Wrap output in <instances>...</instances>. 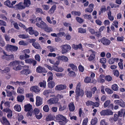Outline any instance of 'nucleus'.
I'll return each mask as SVG.
<instances>
[{
	"mask_svg": "<svg viewBox=\"0 0 125 125\" xmlns=\"http://www.w3.org/2000/svg\"><path fill=\"white\" fill-rule=\"evenodd\" d=\"M81 83L79 82L76 86V89L75 91L76 94L75 97L77 99H79V96L82 97L84 95V91L82 89H81Z\"/></svg>",
	"mask_w": 125,
	"mask_h": 125,
	"instance_id": "1",
	"label": "nucleus"
},
{
	"mask_svg": "<svg viewBox=\"0 0 125 125\" xmlns=\"http://www.w3.org/2000/svg\"><path fill=\"white\" fill-rule=\"evenodd\" d=\"M56 119L60 125H65L67 122L66 118L61 114H58L56 115Z\"/></svg>",
	"mask_w": 125,
	"mask_h": 125,
	"instance_id": "2",
	"label": "nucleus"
},
{
	"mask_svg": "<svg viewBox=\"0 0 125 125\" xmlns=\"http://www.w3.org/2000/svg\"><path fill=\"white\" fill-rule=\"evenodd\" d=\"M36 21L37 22L36 24V26L41 29H44L47 26V24L42 20L41 18L37 17Z\"/></svg>",
	"mask_w": 125,
	"mask_h": 125,
	"instance_id": "3",
	"label": "nucleus"
},
{
	"mask_svg": "<svg viewBox=\"0 0 125 125\" xmlns=\"http://www.w3.org/2000/svg\"><path fill=\"white\" fill-rule=\"evenodd\" d=\"M62 49L61 52L62 54L66 53L70 50L71 48V46L68 44L62 45L61 46Z\"/></svg>",
	"mask_w": 125,
	"mask_h": 125,
	"instance_id": "4",
	"label": "nucleus"
},
{
	"mask_svg": "<svg viewBox=\"0 0 125 125\" xmlns=\"http://www.w3.org/2000/svg\"><path fill=\"white\" fill-rule=\"evenodd\" d=\"M14 61L10 62L9 64V65L13 67V69L14 70L17 71L21 70L22 69V66L19 65L16 66L19 64H17L16 65H14Z\"/></svg>",
	"mask_w": 125,
	"mask_h": 125,
	"instance_id": "5",
	"label": "nucleus"
},
{
	"mask_svg": "<svg viewBox=\"0 0 125 125\" xmlns=\"http://www.w3.org/2000/svg\"><path fill=\"white\" fill-rule=\"evenodd\" d=\"M100 114L102 115H110L113 114V112L109 109H106L102 111Z\"/></svg>",
	"mask_w": 125,
	"mask_h": 125,
	"instance_id": "6",
	"label": "nucleus"
},
{
	"mask_svg": "<svg viewBox=\"0 0 125 125\" xmlns=\"http://www.w3.org/2000/svg\"><path fill=\"white\" fill-rule=\"evenodd\" d=\"M58 100L56 98H51L48 100L47 102L49 105H51L53 104H57L58 103Z\"/></svg>",
	"mask_w": 125,
	"mask_h": 125,
	"instance_id": "7",
	"label": "nucleus"
},
{
	"mask_svg": "<svg viewBox=\"0 0 125 125\" xmlns=\"http://www.w3.org/2000/svg\"><path fill=\"white\" fill-rule=\"evenodd\" d=\"M113 104H111V101L110 100H108L106 101L104 104V107L105 108L108 107L110 108H113Z\"/></svg>",
	"mask_w": 125,
	"mask_h": 125,
	"instance_id": "8",
	"label": "nucleus"
},
{
	"mask_svg": "<svg viewBox=\"0 0 125 125\" xmlns=\"http://www.w3.org/2000/svg\"><path fill=\"white\" fill-rule=\"evenodd\" d=\"M99 41H100L102 42L103 44L105 45H108L110 43V41L107 39L105 37H103L100 40H99Z\"/></svg>",
	"mask_w": 125,
	"mask_h": 125,
	"instance_id": "9",
	"label": "nucleus"
},
{
	"mask_svg": "<svg viewBox=\"0 0 125 125\" xmlns=\"http://www.w3.org/2000/svg\"><path fill=\"white\" fill-rule=\"evenodd\" d=\"M14 8L17 10H22L25 8V6L23 5L22 2H20L18 4L15 5Z\"/></svg>",
	"mask_w": 125,
	"mask_h": 125,
	"instance_id": "10",
	"label": "nucleus"
},
{
	"mask_svg": "<svg viewBox=\"0 0 125 125\" xmlns=\"http://www.w3.org/2000/svg\"><path fill=\"white\" fill-rule=\"evenodd\" d=\"M42 99L40 96H37L36 97V106H39L42 104Z\"/></svg>",
	"mask_w": 125,
	"mask_h": 125,
	"instance_id": "11",
	"label": "nucleus"
},
{
	"mask_svg": "<svg viewBox=\"0 0 125 125\" xmlns=\"http://www.w3.org/2000/svg\"><path fill=\"white\" fill-rule=\"evenodd\" d=\"M36 71L37 72L39 73H46L47 72L46 71L44 68L40 66H39L37 67Z\"/></svg>",
	"mask_w": 125,
	"mask_h": 125,
	"instance_id": "12",
	"label": "nucleus"
},
{
	"mask_svg": "<svg viewBox=\"0 0 125 125\" xmlns=\"http://www.w3.org/2000/svg\"><path fill=\"white\" fill-rule=\"evenodd\" d=\"M66 86L64 84H59L56 85L55 87L56 90L61 91L66 89Z\"/></svg>",
	"mask_w": 125,
	"mask_h": 125,
	"instance_id": "13",
	"label": "nucleus"
},
{
	"mask_svg": "<svg viewBox=\"0 0 125 125\" xmlns=\"http://www.w3.org/2000/svg\"><path fill=\"white\" fill-rule=\"evenodd\" d=\"M3 111L7 113V117L9 118L10 119L12 116V112L10 109L9 108H6L3 110Z\"/></svg>",
	"mask_w": 125,
	"mask_h": 125,
	"instance_id": "14",
	"label": "nucleus"
},
{
	"mask_svg": "<svg viewBox=\"0 0 125 125\" xmlns=\"http://www.w3.org/2000/svg\"><path fill=\"white\" fill-rule=\"evenodd\" d=\"M31 91H33L35 93L39 92L40 89L37 86H33L31 87L30 89Z\"/></svg>",
	"mask_w": 125,
	"mask_h": 125,
	"instance_id": "15",
	"label": "nucleus"
},
{
	"mask_svg": "<svg viewBox=\"0 0 125 125\" xmlns=\"http://www.w3.org/2000/svg\"><path fill=\"white\" fill-rule=\"evenodd\" d=\"M105 77L104 75L101 74L100 75L99 77L97 79V82L99 83H102L104 82L105 80L103 79Z\"/></svg>",
	"mask_w": 125,
	"mask_h": 125,
	"instance_id": "16",
	"label": "nucleus"
},
{
	"mask_svg": "<svg viewBox=\"0 0 125 125\" xmlns=\"http://www.w3.org/2000/svg\"><path fill=\"white\" fill-rule=\"evenodd\" d=\"M55 82L53 81H51L48 82V86L49 88L52 89L55 86Z\"/></svg>",
	"mask_w": 125,
	"mask_h": 125,
	"instance_id": "17",
	"label": "nucleus"
},
{
	"mask_svg": "<svg viewBox=\"0 0 125 125\" xmlns=\"http://www.w3.org/2000/svg\"><path fill=\"white\" fill-rule=\"evenodd\" d=\"M31 73V71L29 69H24L22 70L20 72L21 74H25L27 75Z\"/></svg>",
	"mask_w": 125,
	"mask_h": 125,
	"instance_id": "18",
	"label": "nucleus"
},
{
	"mask_svg": "<svg viewBox=\"0 0 125 125\" xmlns=\"http://www.w3.org/2000/svg\"><path fill=\"white\" fill-rule=\"evenodd\" d=\"M24 108L25 111H29L31 109L32 106L30 104H27L24 105Z\"/></svg>",
	"mask_w": 125,
	"mask_h": 125,
	"instance_id": "19",
	"label": "nucleus"
},
{
	"mask_svg": "<svg viewBox=\"0 0 125 125\" xmlns=\"http://www.w3.org/2000/svg\"><path fill=\"white\" fill-rule=\"evenodd\" d=\"M84 18L85 19H87L89 20H90L91 22L92 23H94V21L92 19V17L90 15H88L87 14H84L83 15Z\"/></svg>",
	"mask_w": 125,
	"mask_h": 125,
	"instance_id": "20",
	"label": "nucleus"
},
{
	"mask_svg": "<svg viewBox=\"0 0 125 125\" xmlns=\"http://www.w3.org/2000/svg\"><path fill=\"white\" fill-rule=\"evenodd\" d=\"M69 108L70 111L73 112L74 111L75 107L73 103H71L69 104Z\"/></svg>",
	"mask_w": 125,
	"mask_h": 125,
	"instance_id": "21",
	"label": "nucleus"
},
{
	"mask_svg": "<svg viewBox=\"0 0 125 125\" xmlns=\"http://www.w3.org/2000/svg\"><path fill=\"white\" fill-rule=\"evenodd\" d=\"M58 59L59 60L63 61L65 62H67L68 60L67 57L64 56H59L58 57Z\"/></svg>",
	"mask_w": 125,
	"mask_h": 125,
	"instance_id": "22",
	"label": "nucleus"
},
{
	"mask_svg": "<svg viewBox=\"0 0 125 125\" xmlns=\"http://www.w3.org/2000/svg\"><path fill=\"white\" fill-rule=\"evenodd\" d=\"M56 6L55 5H53L52 6L49 11L48 12L50 14H53L56 8Z\"/></svg>",
	"mask_w": 125,
	"mask_h": 125,
	"instance_id": "23",
	"label": "nucleus"
},
{
	"mask_svg": "<svg viewBox=\"0 0 125 125\" xmlns=\"http://www.w3.org/2000/svg\"><path fill=\"white\" fill-rule=\"evenodd\" d=\"M31 4L30 0H24L23 4L25 7H29Z\"/></svg>",
	"mask_w": 125,
	"mask_h": 125,
	"instance_id": "24",
	"label": "nucleus"
},
{
	"mask_svg": "<svg viewBox=\"0 0 125 125\" xmlns=\"http://www.w3.org/2000/svg\"><path fill=\"white\" fill-rule=\"evenodd\" d=\"M125 114V110L124 109H121L118 112V115L119 116L124 117Z\"/></svg>",
	"mask_w": 125,
	"mask_h": 125,
	"instance_id": "25",
	"label": "nucleus"
},
{
	"mask_svg": "<svg viewBox=\"0 0 125 125\" xmlns=\"http://www.w3.org/2000/svg\"><path fill=\"white\" fill-rule=\"evenodd\" d=\"M4 4L9 7L11 8L12 5L11 4V2L9 0H7L4 2Z\"/></svg>",
	"mask_w": 125,
	"mask_h": 125,
	"instance_id": "26",
	"label": "nucleus"
},
{
	"mask_svg": "<svg viewBox=\"0 0 125 125\" xmlns=\"http://www.w3.org/2000/svg\"><path fill=\"white\" fill-rule=\"evenodd\" d=\"M32 44L34 48L36 49H41L39 44L37 42H35V43H32Z\"/></svg>",
	"mask_w": 125,
	"mask_h": 125,
	"instance_id": "27",
	"label": "nucleus"
},
{
	"mask_svg": "<svg viewBox=\"0 0 125 125\" xmlns=\"http://www.w3.org/2000/svg\"><path fill=\"white\" fill-rule=\"evenodd\" d=\"M14 108L15 110L18 112H20L21 109L20 105L18 104L15 105L14 107Z\"/></svg>",
	"mask_w": 125,
	"mask_h": 125,
	"instance_id": "28",
	"label": "nucleus"
},
{
	"mask_svg": "<svg viewBox=\"0 0 125 125\" xmlns=\"http://www.w3.org/2000/svg\"><path fill=\"white\" fill-rule=\"evenodd\" d=\"M39 84L41 87H43L45 88L46 86V82L45 81H43L39 83Z\"/></svg>",
	"mask_w": 125,
	"mask_h": 125,
	"instance_id": "29",
	"label": "nucleus"
},
{
	"mask_svg": "<svg viewBox=\"0 0 125 125\" xmlns=\"http://www.w3.org/2000/svg\"><path fill=\"white\" fill-rule=\"evenodd\" d=\"M2 120L3 123L6 125H10L9 121L7 120L6 118L4 117H2Z\"/></svg>",
	"mask_w": 125,
	"mask_h": 125,
	"instance_id": "30",
	"label": "nucleus"
},
{
	"mask_svg": "<svg viewBox=\"0 0 125 125\" xmlns=\"http://www.w3.org/2000/svg\"><path fill=\"white\" fill-rule=\"evenodd\" d=\"M52 91L50 90H46L43 92V94L46 96H48L50 93H51Z\"/></svg>",
	"mask_w": 125,
	"mask_h": 125,
	"instance_id": "31",
	"label": "nucleus"
},
{
	"mask_svg": "<svg viewBox=\"0 0 125 125\" xmlns=\"http://www.w3.org/2000/svg\"><path fill=\"white\" fill-rule=\"evenodd\" d=\"M68 75L70 77H75L76 76L75 73L72 71H71L69 72L68 74Z\"/></svg>",
	"mask_w": 125,
	"mask_h": 125,
	"instance_id": "32",
	"label": "nucleus"
},
{
	"mask_svg": "<svg viewBox=\"0 0 125 125\" xmlns=\"http://www.w3.org/2000/svg\"><path fill=\"white\" fill-rule=\"evenodd\" d=\"M68 66H70L72 69L73 71L76 70L77 69V67L74 64H73L70 63L68 65Z\"/></svg>",
	"mask_w": 125,
	"mask_h": 125,
	"instance_id": "33",
	"label": "nucleus"
},
{
	"mask_svg": "<svg viewBox=\"0 0 125 125\" xmlns=\"http://www.w3.org/2000/svg\"><path fill=\"white\" fill-rule=\"evenodd\" d=\"M27 31H28L29 33L31 35H32L34 33V31L33 30V28L30 27L27 29Z\"/></svg>",
	"mask_w": 125,
	"mask_h": 125,
	"instance_id": "34",
	"label": "nucleus"
},
{
	"mask_svg": "<svg viewBox=\"0 0 125 125\" xmlns=\"http://www.w3.org/2000/svg\"><path fill=\"white\" fill-rule=\"evenodd\" d=\"M17 100L18 101L22 102L24 99V96L22 95L19 96L17 97Z\"/></svg>",
	"mask_w": 125,
	"mask_h": 125,
	"instance_id": "35",
	"label": "nucleus"
},
{
	"mask_svg": "<svg viewBox=\"0 0 125 125\" xmlns=\"http://www.w3.org/2000/svg\"><path fill=\"white\" fill-rule=\"evenodd\" d=\"M47 48L49 49L50 51L51 52H55L57 50L56 48H54L51 46H49L47 47Z\"/></svg>",
	"mask_w": 125,
	"mask_h": 125,
	"instance_id": "36",
	"label": "nucleus"
},
{
	"mask_svg": "<svg viewBox=\"0 0 125 125\" xmlns=\"http://www.w3.org/2000/svg\"><path fill=\"white\" fill-rule=\"evenodd\" d=\"M97 119L96 118H94L92 119L91 121V124L92 125H96L97 122Z\"/></svg>",
	"mask_w": 125,
	"mask_h": 125,
	"instance_id": "37",
	"label": "nucleus"
},
{
	"mask_svg": "<svg viewBox=\"0 0 125 125\" xmlns=\"http://www.w3.org/2000/svg\"><path fill=\"white\" fill-rule=\"evenodd\" d=\"M18 37L22 39H26L29 37V36L26 34H20L18 35Z\"/></svg>",
	"mask_w": 125,
	"mask_h": 125,
	"instance_id": "38",
	"label": "nucleus"
},
{
	"mask_svg": "<svg viewBox=\"0 0 125 125\" xmlns=\"http://www.w3.org/2000/svg\"><path fill=\"white\" fill-rule=\"evenodd\" d=\"M86 96L88 98H90L92 96V92L89 91H87L86 92Z\"/></svg>",
	"mask_w": 125,
	"mask_h": 125,
	"instance_id": "39",
	"label": "nucleus"
},
{
	"mask_svg": "<svg viewBox=\"0 0 125 125\" xmlns=\"http://www.w3.org/2000/svg\"><path fill=\"white\" fill-rule=\"evenodd\" d=\"M105 79L108 82H110L112 80V77L109 75H108L105 77Z\"/></svg>",
	"mask_w": 125,
	"mask_h": 125,
	"instance_id": "40",
	"label": "nucleus"
},
{
	"mask_svg": "<svg viewBox=\"0 0 125 125\" xmlns=\"http://www.w3.org/2000/svg\"><path fill=\"white\" fill-rule=\"evenodd\" d=\"M111 88L114 91H117L118 89V85L116 84H114L112 85V86Z\"/></svg>",
	"mask_w": 125,
	"mask_h": 125,
	"instance_id": "41",
	"label": "nucleus"
},
{
	"mask_svg": "<svg viewBox=\"0 0 125 125\" xmlns=\"http://www.w3.org/2000/svg\"><path fill=\"white\" fill-rule=\"evenodd\" d=\"M44 30L46 32H49L52 31V29L51 28L49 27L47 24V26L44 28Z\"/></svg>",
	"mask_w": 125,
	"mask_h": 125,
	"instance_id": "42",
	"label": "nucleus"
},
{
	"mask_svg": "<svg viewBox=\"0 0 125 125\" xmlns=\"http://www.w3.org/2000/svg\"><path fill=\"white\" fill-rule=\"evenodd\" d=\"M105 91L107 92V93L109 94H111L113 93V91L110 89L106 88L105 89Z\"/></svg>",
	"mask_w": 125,
	"mask_h": 125,
	"instance_id": "43",
	"label": "nucleus"
},
{
	"mask_svg": "<svg viewBox=\"0 0 125 125\" xmlns=\"http://www.w3.org/2000/svg\"><path fill=\"white\" fill-rule=\"evenodd\" d=\"M86 30L85 29L80 28L78 29V32L81 33H84L86 32Z\"/></svg>",
	"mask_w": 125,
	"mask_h": 125,
	"instance_id": "44",
	"label": "nucleus"
},
{
	"mask_svg": "<svg viewBox=\"0 0 125 125\" xmlns=\"http://www.w3.org/2000/svg\"><path fill=\"white\" fill-rule=\"evenodd\" d=\"M43 110L45 112H48L49 110L48 106L47 105L44 106L43 107Z\"/></svg>",
	"mask_w": 125,
	"mask_h": 125,
	"instance_id": "45",
	"label": "nucleus"
},
{
	"mask_svg": "<svg viewBox=\"0 0 125 125\" xmlns=\"http://www.w3.org/2000/svg\"><path fill=\"white\" fill-rule=\"evenodd\" d=\"M91 80L90 77L87 76L84 79V81L85 83H91Z\"/></svg>",
	"mask_w": 125,
	"mask_h": 125,
	"instance_id": "46",
	"label": "nucleus"
},
{
	"mask_svg": "<svg viewBox=\"0 0 125 125\" xmlns=\"http://www.w3.org/2000/svg\"><path fill=\"white\" fill-rule=\"evenodd\" d=\"M71 13L73 15L78 16H80L81 14V12L79 11H72Z\"/></svg>",
	"mask_w": 125,
	"mask_h": 125,
	"instance_id": "47",
	"label": "nucleus"
},
{
	"mask_svg": "<svg viewBox=\"0 0 125 125\" xmlns=\"http://www.w3.org/2000/svg\"><path fill=\"white\" fill-rule=\"evenodd\" d=\"M13 63L14 65H16L17 64H19L20 63L22 65H24V62L21 61H14Z\"/></svg>",
	"mask_w": 125,
	"mask_h": 125,
	"instance_id": "48",
	"label": "nucleus"
},
{
	"mask_svg": "<svg viewBox=\"0 0 125 125\" xmlns=\"http://www.w3.org/2000/svg\"><path fill=\"white\" fill-rule=\"evenodd\" d=\"M76 20L80 24L82 23L83 21V20L79 17H76Z\"/></svg>",
	"mask_w": 125,
	"mask_h": 125,
	"instance_id": "49",
	"label": "nucleus"
},
{
	"mask_svg": "<svg viewBox=\"0 0 125 125\" xmlns=\"http://www.w3.org/2000/svg\"><path fill=\"white\" fill-rule=\"evenodd\" d=\"M12 46V45H10L7 44L6 47V49L8 51H11Z\"/></svg>",
	"mask_w": 125,
	"mask_h": 125,
	"instance_id": "50",
	"label": "nucleus"
},
{
	"mask_svg": "<svg viewBox=\"0 0 125 125\" xmlns=\"http://www.w3.org/2000/svg\"><path fill=\"white\" fill-rule=\"evenodd\" d=\"M5 45L4 42L1 36H0V45L1 46H4Z\"/></svg>",
	"mask_w": 125,
	"mask_h": 125,
	"instance_id": "51",
	"label": "nucleus"
},
{
	"mask_svg": "<svg viewBox=\"0 0 125 125\" xmlns=\"http://www.w3.org/2000/svg\"><path fill=\"white\" fill-rule=\"evenodd\" d=\"M19 44L20 45H22L24 46L27 45H28V43L23 41H20L19 42Z\"/></svg>",
	"mask_w": 125,
	"mask_h": 125,
	"instance_id": "52",
	"label": "nucleus"
},
{
	"mask_svg": "<svg viewBox=\"0 0 125 125\" xmlns=\"http://www.w3.org/2000/svg\"><path fill=\"white\" fill-rule=\"evenodd\" d=\"M7 92V96L8 97H10L11 96H12V93L14 92V91H12L11 92L10 91L8 90H6Z\"/></svg>",
	"mask_w": 125,
	"mask_h": 125,
	"instance_id": "53",
	"label": "nucleus"
},
{
	"mask_svg": "<svg viewBox=\"0 0 125 125\" xmlns=\"http://www.w3.org/2000/svg\"><path fill=\"white\" fill-rule=\"evenodd\" d=\"M43 9L45 10H47L49 9L50 7L49 5H43L42 6Z\"/></svg>",
	"mask_w": 125,
	"mask_h": 125,
	"instance_id": "54",
	"label": "nucleus"
},
{
	"mask_svg": "<svg viewBox=\"0 0 125 125\" xmlns=\"http://www.w3.org/2000/svg\"><path fill=\"white\" fill-rule=\"evenodd\" d=\"M109 63L110 64H113L115 62L114 60V57H112L110 59L108 60Z\"/></svg>",
	"mask_w": 125,
	"mask_h": 125,
	"instance_id": "55",
	"label": "nucleus"
},
{
	"mask_svg": "<svg viewBox=\"0 0 125 125\" xmlns=\"http://www.w3.org/2000/svg\"><path fill=\"white\" fill-rule=\"evenodd\" d=\"M86 104L87 106L93 105L94 102L91 101H88L86 102Z\"/></svg>",
	"mask_w": 125,
	"mask_h": 125,
	"instance_id": "56",
	"label": "nucleus"
},
{
	"mask_svg": "<svg viewBox=\"0 0 125 125\" xmlns=\"http://www.w3.org/2000/svg\"><path fill=\"white\" fill-rule=\"evenodd\" d=\"M117 41L118 42H123L124 41V37L122 36L121 37L118 36L117 38Z\"/></svg>",
	"mask_w": 125,
	"mask_h": 125,
	"instance_id": "57",
	"label": "nucleus"
},
{
	"mask_svg": "<svg viewBox=\"0 0 125 125\" xmlns=\"http://www.w3.org/2000/svg\"><path fill=\"white\" fill-rule=\"evenodd\" d=\"M84 45L87 47H89L92 48H93L94 47V45L93 44H88L86 43H84Z\"/></svg>",
	"mask_w": 125,
	"mask_h": 125,
	"instance_id": "58",
	"label": "nucleus"
},
{
	"mask_svg": "<svg viewBox=\"0 0 125 125\" xmlns=\"http://www.w3.org/2000/svg\"><path fill=\"white\" fill-rule=\"evenodd\" d=\"M100 62L104 64L106 63V59L105 58H101L100 59Z\"/></svg>",
	"mask_w": 125,
	"mask_h": 125,
	"instance_id": "59",
	"label": "nucleus"
},
{
	"mask_svg": "<svg viewBox=\"0 0 125 125\" xmlns=\"http://www.w3.org/2000/svg\"><path fill=\"white\" fill-rule=\"evenodd\" d=\"M33 113L35 115H38L39 114L40 112L39 110L38 109L35 108L33 110Z\"/></svg>",
	"mask_w": 125,
	"mask_h": 125,
	"instance_id": "60",
	"label": "nucleus"
},
{
	"mask_svg": "<svg viewBox=\"0 0 125 125\" xmlns=\"http://www.w3.org/2000/svg\"><path fill=\"white\" fill-rule=\"evenodd\" d=\"M7 60H9L11 59H13L14 56L13 54H11L10 55H7Z\"/></svg>",
	"mask_w": 125,
	"mask_h": 125,
	"instance_id": "61",
	"label": "nucleus"
},
{
	"mask_svg": "<svg viewBox=\"0 0 125 125\" xmlns=\"http://www.w3.org/2000/svg\"><path fill=\"white\" fill-rule=\"evenodd\" d=\"M95 57V55L91 54L88 58V60L89 61H91L93 60Z\"/></svg>",
	"mask_w": 125,
	"mask_h": 125,
	"instance_id": "62",
	"label": "nucleus"
},
{
	"mask_svg": "<svg viewBox=\"0 0 125 125\" xmlns=\"http://www.w3.org/2000/svg\"><path fill=\"white\" fill-rule=\"evenodd\" d=\"M23 89L22 88L19 87L17 90V92L20 94H22L23 93Z\"/></svg>",
	"mask_w": 125,
	"mask_h": 125,
	"instance_id": "63",
	"label": "nucleus"
},
{
	"mask_svg": "<svg viewBox=\"0 0 125 125\" xmlns=\"http://www.w3.org/2000/svg\"><path fill=\"white\" fill-rule=\"evenodd\" d=\"M18 47L16 46L12 45L11 51H16L18 49Z\"/></svg>",
	"mask_w": 125,
	"mask_h": 125,
	"instance_id": "64",
	"label": "nucleus"
}]
</instances>
